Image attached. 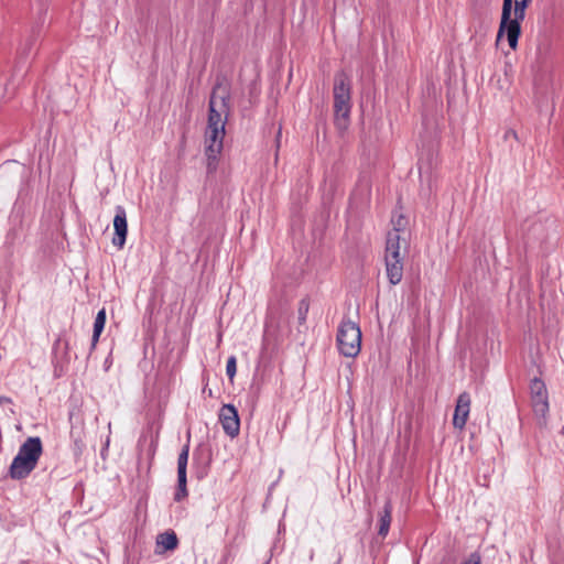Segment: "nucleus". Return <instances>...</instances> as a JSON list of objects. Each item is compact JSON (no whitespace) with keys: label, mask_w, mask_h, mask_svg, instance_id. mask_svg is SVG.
<instances>
[{"label":"nucleus","mask_w":564,"mask_h":564,"mask_svg":"<svg viewBox=\"0 0 564 564\" xmlns=\"http://www.w3.org/2000/svg\"><path fill=\"white\" fill-rule=\"evenodd\" d=\"M156 543L162 546L165 551H172L176 549L178 540L173 531H167L159 534Z\"/></svg>","instance_id":"nucleus-15"},{"label":"nucleus","mask_w":564,"mask_h":564,"mask_svg":"<svg viewBox=\"0 0 564 564\" xmlns=\"http://www.w3.org/2000/svg\"><path fill=\"white\" fill-rule=\"evenodd\" d=\"M42 453L43 445L41 438L37 436L28 437L12 459L9 467L10 478L14 480L26 478L37 466Z\"/></svg>","instance_id":"nucleus-3"},{"label":"nucleus","mask_w":564,"mask_h":564,"mask_svg":"<svg viewBox=\"0 0 564 564\" xmlns=\"http://www.w3.org/2000/svg\"><path fill=\"white\" fill-rule=\"evenodd\" d=\"M113 218L115 235L112 238V245L118 249H122L128 234L127 213L122 206H116Z\"/></svg>","instance_id":"nucleus-8"},{"label":"nucleus","mask_w":564,"mask_h":564,"mask_svg":"<svg viewBox=\"0 0 564 564\" xmlns=\"http://www.w3.org/2000/svg\"><path fill=\"white\" fill-rule=\"evenodd\" d=\"M338 350L345 357H356L361 349V330L357 323L343 319L337 332Z\"/></svg>","instance_id":"nucleus-5"},{"label":"nucleus","mask_w":564,"mask_h":564,"mask_svg":"<svg viewBox=\"0 0 564 564\" xmlns=\"http://www.w3.org/2000/svg\"><path fill=\"white\" fill-rule=\"evenodd\" d=\"M189 446L186 444L177 457V474L186 473L188 462Z\"/></svg>","instance_id":"nucleus-17"},{"label":"nucleus","mask_w":564,"mask_h":564,"mask_svg":"<svg viewBox=\"0 0 564 564\" xmlns=\"http://www.w3.org/2000/svg\"><path fill=\"white\" fill-rule=\"evenodd\" d=\"M108 446H109V437H108V438H107V441H106V444H105V448H104V451H106V449L108 448Z\"/></svg>","instance_id":"nucleus-20"},{"label":"nucleus","mask_w":564,"mask_h":564,"mask_svg":"<svg viewBox=\"0 0 564 564\" xmlns=\"http://www.w3.org/2000/svg\"><path fill=\"white\" fill-rule=\"evenodd\" d=\"M386 269L389 282L397 285L403 276V264L401 258H386Z\"/></svg>","instance_id":"nucleus-10"},{"label":"nucleus","mask_w":564,"mask_h":564,"mask_svg":"<svg viewBox=\"0 0 564 564\" xmlns=\"http://www.w3.org/2000/svg\"><path fill=\"white\" fill-rule=\"evenodd\" d=\"M531 0H503L501 20L497 34L500 40L503 35L507 36L509 46L512 50L518 47L519 36L521 34V22L525 18V10Z\"/></svg>","instance_id":"nucleus-2"},{"label":"nucleus","mask_w":564,"mask_h":564,"mask_svg":"<svg viewBox=\"0 0 564 564\" xmlns=\"http://www.w3.org/2000/svg\"><path fill=\"white\" fill-rule=\"evenodd\" d=\"M7 400H8L7 398L0 397V404H1L3 401H7Z\"/></svg>","instance_id":"nucleus-21"},{"label":"nucleus","mask_w":564,"mask_h":564,"mask_svg":"<svg viewBox=\"0 0 564 564\" xmlns=\"http://www.w3.org/2000/svg\"><path fill=\"white\" fill-rule=\"evenodd\" d=\"M236 372H237V359L235 356H230L227 359L226 375L228 376V378L230 380H232L236 376Z\"/></svg>","instance_id":"nucleus-18"},{"label":"nucleus","mask_w":564,"mask_h":564,"mask_svg":"<svg viewBox=\"0 0 564 564\" xmlns=\"http://www.w3.org/2000/svg\"><path fill=\"white\" fill-rule=\"evenodd\" d=\"M219 421L223 425L224 432L230 436L236 437L240 431V421L237 409L232 404H224L219 411Z\"/></svg>","instance_id":"nucleus-7"},{"label":"nucleus","mask_w":564,"mask_h":564,"mask_svg":"<svg viewBox=\"0 0 564 564\" xmlns=\"http://www.w3.org/2000/svg\"><path fill=\"white\" fill-rule=\"evenodd\" d=\"M229 90L226 85L217 84L209 98V112L205 131V155L207 173L216 172L218 156L224 148L225 127L230 112Z\"/></svg>","instance_id":"nucleus-1"},{"label":"nucleus","mask_w":564,"mask_h":564,"mask_svg":"<svg viewBox=\"0 0 564 564\" xmlns=\"http://www.w3.org/2000/svg\"><path fill=\"white\" fill-rule=\"evenodd\" d=\"M531 403L535 415L545 417L549 411V398L545 383L534 378L530 383Z\"/></svg>","instance_id":"nucleus-6"},{"label":"nucleus","mask_w":564,"mask_h":564,"mask_svg":"<svg viewBox=\"0 0 564 564\" xmlns=\"http://www.w3.org/2000/svg\"><path fill=\"white\" fill-rule=\"evenodd\" d=\"M464 564H481L480 555L477 552L471 553Z\"/></svg>","instance_id":"nucleus-19"},{"label":"nucleus","mask_w":564,"mask_h":564,"mask_svg":"<svg viewBox=\"0 0 564 564\" xmlns=\"http://www.w3.org/2000/svg\"><path fill=\"white\" fill-rule=\"evenodd\" d=\"M470 411V395L467 392H463L458 395L456 401L455 413L453 417V424L457 429H463L467 422Z\"/></svg>","instance_id":"nucleus-9"},{"label":"nucleus","mask_w":564,"mask_h":564,"mask_svg":"<svg viewBox=\"0 0 564 564\" xmlns=\"http://www.w3.org/2000/svg\"><path fill=\"white\" fill-rule=\"evenodd\" d=\"M419 170L422 192L424 193V195H430L432 193V185L434 182V176L432 174L431 167L427 164L420 163Z\"/></svg>","instance_id":"nucleus-12"},{"label":"nucleus","mask_w":564,"mask_h":564,"mask_svg":"<svg viewBox=\"0 0 564 564\" xmlns=\"http://www.w3.org/2000/svg\"><path fill=\"white\" fill-rule=\"evenodd\" d=\"M106 324V311L105 308L100 310L94 322V330L91 337V349H94L99 340L100 334L102 333Z\"/></svg>","instance_id":"nucleus-14"},{"label":"nucleus","mask_w":564,"mask_h":564,"mask_svg":"<svg viewBox=\"0 0 564 564\" xmlns=\"http://www.w3.org/2000/svg\"><path fill=\"white\" fill-rule=\"evenodd\" d=\"M391 514H392V505L391 502H387L383 507L382 512L380 513L379 519V530L378 534L381 538H386L389 533L390 524H391Z\"/></svg>","instance_id":"nucleus-13"},{"label":"nucleus","mask_w":564,"mask_h":564,"mask_svg":"<svg viewBox=\"0 0 564 564\" xmlns=\"http://www.w3.org/2000/svg\"><path fill=\"white\" fill-rule=\"evenodd\" d=\"M186 482V473L177 474V487L174 495L175 501H182L184 498L187 497Z\"/></svg>","instance_id":"nucleus-16"},{"label":"nucleus","mask_w":564,"mask_h":564,"mask_svg":"<svg viewBox=\"0 0 564 564\" xmlns=\"http://www.w3.org/2000/svg\"><path fill=\"white\" fill-rule=\"evenodd\" d=\"M334 115L335 123L343 129L351 110V87L350 80L344 73H338L334 79Z\"/></svg>","instance_id":"nucleus-4"},{"label":"nucleus","mask_w":564,"mask_h":564,"mask_svg":"<svg viewBox=\"0 0 564 564\" xmlns=\"http://www.w3.org/2000/svg\"><path fill=\"white\" fill-rule=\"evenodd\" d=\"M400 248L399 229L394 228L393 230L389 231L387 236L386 258H401Z\"/></svg>","instance_id":"nucleus-11"}]
</instances>
